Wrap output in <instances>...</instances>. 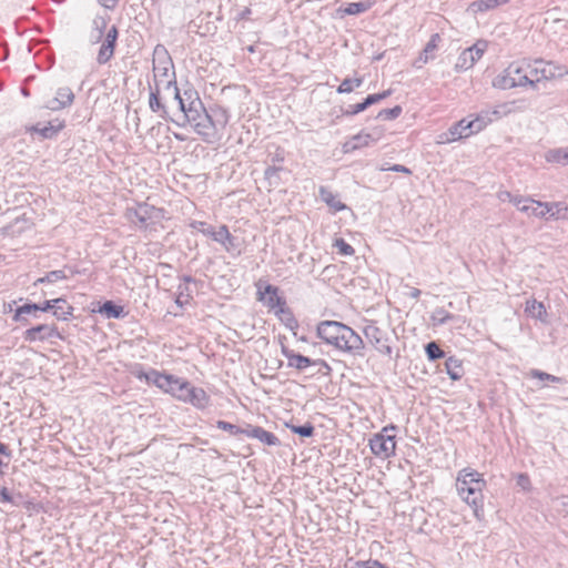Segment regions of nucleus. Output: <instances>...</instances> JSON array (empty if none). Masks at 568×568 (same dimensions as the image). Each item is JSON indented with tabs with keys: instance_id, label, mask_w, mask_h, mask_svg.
<instances>
[{
	"instance_id": "nucleus-57",
	"label": "nucleus",
	"mask_w": 568,
	"mask_h": 568,
	"mask_svg": "<svg viewBox=\"0 0 568 568\" xmlns=\"http://www.w3.org/2000/svg\"><path fill=\"white\" fill-rule=\"evenodd\" d=\"M382 171H393V172H400V173H405V174H412V171L405 166V165H402V164H394L389 168H382L381 169Z\"/></svg>"
},
{
	"instance_id": "nucleus-56",
	"label": "nucleus",
	"mask_w": 568,
	"mask_h": 568,
	"mask_svg": "<svg viewBox=\"0 0 568 568\" xmlns=\"http://www.w3.org/2000/svg\"><path fill=\"white\" fill-rule=\"evenodd\" d=\"M312 366H318L317 373L328 374L331 372V366L327 364L326 361L318 358L314 359V364Z\"/></svg>"
},
{
	"instance_id": "nucleus-39",
	"label": "nucleus",
	"mask_w": 568,
	"mask_h": 568,
	"mask_svg": "<svg viewBox=\"0 0 568 568\" xmlns=\"http://www.w3.org/2000/svg\"><path fill=\"white\" fill-rule=\"evenodd\" d=\"M363 84L362 78L344 79L337 88L338 93H351L355 88H359Z\"/></svg>"
},
{
	"instance_id": "nucleus-51",
	"label": "nucleus",
	"mask_w": 568,
	"mask_h": 568,
	"mask_svg": "<svg viewBox=\"0 0 568 568\" xmlns=\"http://www.w3.org/2000/svg\"><path fill=\"white\" fill-rule=\"evenodd\" d=\"M353 568H388L376 559L358 560L354 564Z\"/></svg>"
},
{
	"instance_id": "nucleus-37",
	"label": "nucleus",
	"mask_w": 568,
	"mask_h": 568,
	"mask_svg": "<svg viewBox=\"0 0 568 568\" xmlns=\"http://www.w3.org/2000/svg\"><path fill=\"white\" fill-rule=\"evenodd\" d=\"M67 278H68V276L63 270H55V271H51V272L47 273L44 276L36 280L33 285L37 286L38 284H43V283L52 284L58 281H62V280H67Z\"/></svg>"
},
{
	"instance_id": "nucleus-1",
	"label": "nucleus",
	"mask_w": 568,
	"mask_h": 568,
	"mask_svg": "<svg viewBox=\"0 0 568 568\" xmlns=\"http://www.w3.org/2000/svg\"><path fill=\"white\" fill-rule=\"evenodd\" d=\"M316 335L337 351L362 355L365 347L363 338L349 326L337 321H322L317 324Z\"/></svg>"
},
{
	"instance_id": "nucleus-19",
	"label": "nucleus",
	"mask_w": 568,
	"mask_h": 568,
	"mask_svg": "<svg viewBox=\"0 0 568 568\" xmlns=\"http://www.w3.org/2000/svg\"><path fill=\"white\" fill-rule=\"evenodd\" d=\"M245 436L250 438H256L261 443L267 446H277L280 445V439L276 435L271 432L265 430L260 426L246 425L245 427Z\"/></svg>"
},
{
	"instance_id": "nucleus-61",
	"label": "nucleus",
	"mask_w": 568,
	"mask_h": 568,
	"mask_svg": "<svg viewBox=\"0 0 568 568\" xmlns=\"http://www.w3.org/2000/svg\"><path fill=\"white\" fill-rule=\"evenodd\" d=\"M118 2L119 0H100V4L109 10H113L116 7Z\"/></svg>"
},
{
	"instance_id": "nucleus-18",
	"label": "nucleus",
	"mask_w": 568,
	"mask_h": 568,
	"mask_svg": "<svg viewBox=\"0 0 568 568\" xmlns=\"http://www.w3.org/2000/svg\"><path fill=\"white\" fill-rule=\"evenodd\" d=\"M282 354L287 359V366L300 372L305 371L314 364V359L295 353L293 349L282 346Z\"/></svg>"
},
{
	"instance_id": "nucleus-64",
	"label": "nucleus",
	"mask_w": 568,
	"mask_h": 568,
	"mask_svg": "<svg viewBox=\"0 0 568 568\" xmlns=\"http://www.w3.org/2000/svg\"><path fill=\"white\" fill-rule=\"evenodd\" d=\"M420 293H422L420 290L413 287L408 295L412 298H418L420 296Z\"/></svg>"
},
{
	"instance_id": "nucleus-23",
	"label": "nucleus",
	"mask_w": 568,
	"mask_h": 568,
	"mask_svg": "<svg viewBox=\"0 0 568 568\" xmlns=\"http://www.w3.org/2000/svg\"><path fill=\"white\" fill-rule=\"evenodd\" d=\"M108 20L104 17L97 16L92 20V30L89 36V41L91 44H98L104 38L105 32L108 30Z\"/></svg>"
},
{
	"instance_id": "nucleus-63",
	"label": "nucleus",
	"mask_w": 568,
	"mask_h": 568,
	"mask_svg": "<svg viewBox=\"0 0 568 568\" xmlns=\"http://www.w3.org/2000/svg\"><path fill=\"white\" fill-rule=\"evenodd\" d=\"M0 454L7 457H11V450L7 445L0 442Z\"/></svg>"
},
{
	"instance_id": "nucleus-27",
	"label": "nucleus",
	"mask_w": 568,
	"mask_h": 568,
	"mask_svg": "<svg viewBox=\"0 0 568 568\" xmlns=\"http://www.w3.org/2000/svg\"><path fill=\"white\" fill-rule=\"evenodd\" d=\"M320 197L323 202H325L331 209L334 211H343L346 209V205L337 199V195L334 194L328 187L320 186L318 189Z\"/></svg>"
},
{
	"instance_id": "nucleus-54",
	"label": "nucleus",
	"mask_w": 568,
	"mask_h": 568,
	"mask_svg": "<svg viewBox=\"0 0 568 568\" xmlns=\"http://www.w3.org/2000/svg\"><path fill=\"white\" fill-rule=\"evenodd\" d=\"M353 141L355 142L353 145V149L366 146L372 141L371 134H357L353 138Z\"/></svg>"
},
{
	"instance_id": "nucleus-17",
	"label": "nucleus",
	"mask_w": 568,
	"mask_h": 568,
	"mask_svg": "<svg viewBox=\"0 0 568 568\" xmlns=\"http://www.w3.org/2000/svg\"><path fill=\"white\" fill-rule=\"evenodd\" d=\"M74 94L69 87L59 88L53 99L45 103V108L58 111L73 103Z\"/></svg>"
},
{
	"instance_id": "nucleus-20",
	"label": "nucleus",
	"mask_w": 568,
	"mask_h": 568,
	"mask_svg": "<svg viewBox=\"0 0 568 568\" xmlns=\"http://www.w3.org/2000/svg\"><path fill=\"white\" fill-rule=\"evenodd\" d=\"M194 130L199 135L202 136L205 142H215L212 118L209 110H205V112L202 114L201 120L196 122Z\"/></svg>"
},
{
	"instance_id": "nucleus-28",
	"label": "nucleus",
	"mask_w": 568,
	"mask_h": 568,
	"mask_svg": "<svg viewBox=\"0 0 568 568\" xmlns=\"http://www.w3.org/2000/svg\"><path fill=\"white\" fill-rule=\"evenodd\" d=\"M149 106L152 112L160 113L163 119L168 118V111L165 105L160 100V87L156 84L154 89H151L149 97Z\"/></svg>"
},
{
	"instance_id": "nucleus-4",
	"label": "nucleus",
	"mask_w": 568,
	"mask_h": 568,
	"mask_svg": "<svg viewBox=\"0 0 568 568\" xmlns=\"http://www.w3.org/2000/svg\"><path fill=\"white\" fill-rule=\"evenodd\" d=\"M528 85L536 88L541 81L551 80L557 77H562L567 73L565 68L557 65L550 61L535 60L526 62Z\"/></svg>"
},
{
	"instance_id": "nucleus-24",
	"label": "nucleus",
	"mask_w": 568,
	"mask_h": 568,
	"mask_svg": "<svg viewBox=\"0 0 568 568\" xmlns=\"http://www.w3.org/2000/svg\"><path fill=\"white\" fill-rule=\"evenodd\" d=\"M213 241L223 245L226 252H234L236 248L235 237L229 232L226 225H221L214 234Z\"/></svg>"
},
{
	"instance_id": "nucleus-44",
	"label": "nucleus",
	"mask_w": 568,
	"mask_h": 568,
	"mask_svg": "<svg viewBox=\"0 0 568 568\" xmlns=\"http://www.w3.org/2000/svg\"><path fill=\"white\" fill-rule=\"evenodd\" d=\"M282 171V168L281 166H275V165H272V166H268L265 172H264V176H265V180L268 182L270 185H278L280 183V176H278V173Z\"/></svg>"
},
{
	"instance_id": "nucleus-10",
	"label": "nucleus",
	"mask_w": 568,
	"mask_h": 568,
	"mask_svg": "<svg viewBox=\"0 0 568 568\" xmlns=\"http://www.w3.org/2000/svg\"><path fill=\"white\" fill-rule=\"evenodd\" d=\"M487 48V41L478 40L471 47L465 49L457 59L455 70L465 71L470 69L483 57Z\"/></svg>"
},
{
	"instance_id": "nucleus-52",
	"label": "nucleus",
	"mask_w": 568,
	"mask_h": 568,
	"mask_svg": "<svg viewBox=\"0 0 568 568\" xmlns=\"http://www.w3.org/2000/svg\"><path fill=\"white\" fill-rule=\"evenodd\" d=\"M390 93H392L390 90H386L381 93L369 94L364 100H365L367 106H371V105L378 103L382 100L388 98L390 95Z\"/></svg>"
},
{
	"instance_id": "nucleus-42",
	"label": "nucleus",
	"mask_w": 568,
	"mask_h": 568,
	"mask_svg": "<svg viewBox=\"0 0 568 568\" xmlns=\"http://www.w3.org/2000/svg\"><path fill=\"white\" fill-rule=\"evenodd\" d=\"M425 352L429 361H436L445 356L444 351L435 342L428 343L425 346Z\"/></svg>"
},
{
	"instance_id": "nucleus-62",
	"label": "nucleus",
	"mask_w": 568,
	"mask_h": 568,
	"mask_svg": "<svg viewBox=\"0 0 568 568\" xmlns=\"http://www.w3.org/2000/svg\"><path fill=\"white\" fill-rule=\"evenodd\" d=\"M0 500L2 503H10L12 500V498H11L9 491L7 490V488H2L0 490Z\"/></svg>"
},
{
	"instance_id": "nucleus-41",
	"label": "nucleus",
	"mask_w": 568,
	"mask_h": 568,
	"mask_svg": "<svg viewBox=\"0 0 568 568\" xmlns=\"http://www.w3.org/2000/svg\"><path fill=\"white\" fill-rule=\"evenodd\" d=\"M190 227H192L193 230H195L197 232H201L202 234L211 237L212 240L214 239V234L216 233V231L213 229V226L209 225L207 223H205L203 221H192L190 223Z\"/></svg>"
},
{
	"instance_id": "nucleus-36",
	"label": "nucleus",
	"mask_w": 568,
	"mask_h": 568,
	"mask_svg": "<svg viewBox=\"0 0 568 568\" xmlns=\"http://www.w3.org/2000/svg\"><path fill=\"white\" fill-rule=\"evenodd\" d=\"M184 284H180L178 286V297L175 302L180 306L187 304L192 298L191 291L187 287V283L192 282V278L190 276H184Z\"/></svg>"
},
{
	"instance_id": "nucleus-38",
	"label": "nucleus",
	"mask_w": 568,
	"mask_h": 568,
	"mask_svg": "<svg viewBox=\"0 0 568 568\" xmlns=\"http://www.w3.org/2000/svg\"><path fill=\"white\" fill-rule=\"evenodd\" d=\"M38 312V304L34 303H27L20 307L17 308L14 314V320L17 322H23L24 324H28L27 318H24V314H34Z\"/></svg>"
},
{
	"instance_id": "nucleus-35",
	"label": "nucleus",
	"mask_w": 568,
	"mask_h": 568,
	"mask_svg": "<svg viewBox=\"0 0 568 568\" xmlns=\"http://www.w3.org/2000/svg\"><path fill=\"white\" fill-rule=\"evenodd\" d=\"M99 312L106 318H121L124 316V308L115 305L112 301H106L100 306Z\"/></svg>"
},
{
	"instance_id": "nucleus-13",
	"label": "nucleus",
	"mask_w": 568,
	"mask_h": 568,
	"mask_svg": "<svg viewBox=\"0 0 568 568\" xmlns=\"http://www.w3.org/2000/svg\"><path fill=\"white\" fill-rule=\"evenodd\" d=\"M145 378L149 383L155 385L156 387L161 388L166 393L172 394L173 396L176 395V390L179 386H181V383L185 382V379L175 377L173 375L160 373L155 369H152L149 373H146Z\"/></svg>"
},
{
	"instance_id": "nucleus-15",
	"label": "nucleus",
	"mask_w": 568,
	"mask_h": 568,
	"mask_svg": "<svg viewBox=\"0 0 568 568\" xmlns=\"http://www.w3.org/2000/svg\"><path fill=\"white\" fill-rule=\"evenodd\" d=\"M518 211L521 213L528 215V216H535L538 219H547L548 220V202H541L534 200L531 197H523V203L519 204Z\"/></svg>"
},
{
	"instance_id": "nucleus-25",
	"label": "nucleus",
	"mask_w": 568,
	"mask_h": 568,
	"mask_svg": "<svg viewBox=\"0 0 568 568\" xmlns=\"http://www.w3.org/2000/svg\"><path fill=\"white\" fill-rule=\"evenodd\" d=\"M525 312L528 316L534 320H538L542 323H547V311L544 303L538 302L536 300H528L526 302Z\"/></svg>"
},
{
	"instance_id": "nucleus-3",
	"label": "nucleus",
	"mask_w": 568,
	"mask_h": 568,
	"mask_svg": "<svg viewBox=\"0 0 568 568\" xmlns=\"http://www.w3.org/2000/svg\"><path fill=\"white\" fill-rule=\"evenodd\" d=\"M491 115L499 118L500 112L498 110H494L491 112ZM491 121L493 118L490 116L489 112H486L485 115L480 114L475 120L471 121L463 119L453 126H450L446 133L440 135V138L443 139L442 142H453L463 138H467L474 133L481 131L487 125V123Z\"/></svg>"
},
{
	"instance_id": "nucleus-45",
	"label": "nucleus",
	"mask_w": 568,
	"mask_h": 568,
	"mask_svg": "<svg viewBox=\"0 0 568 568\" xmlns=\"http://www.w3.org/2000/svg\"><path fill=\"white\" fill-rule=\"evenodd\" d=\"M216 427L219 429L229 432L231 435H234V436L240 435V434L245 435V427L242 428V427H240L237 425L231 424V423L225 422V420H217Z\"/></svg>"
},
{
	"instance_id": "nucleus-34",
	"label": "nucleus",
	"mask_w": 568,
	"mask_h": 568,
	"mask_svg": "<svg viewBox=\"0 0 568 568\" xmlns=\"http://www.w3.org/2000/svg\"><path fill=\"white\" fill-rule=\"evenodd\" d=\"M445 368L447 374L453 381H459L464 375V368L462 365V361L449 357L445 362Z\"/></svg>"
},
{
	"instance_id": "nucleus-32",
	"label": "nucleus",
	"mask_w": 568,
	"mask_h": 568,
	"mask_svg": "<svg viewBox=\"0 0 568 568\" xmlns=\"http://www.w3.org/2000/svg\"><path fill=\"white\" fill-rule=\"evenodd\" d=\"M64 126L63 122L57 121V122H49L48 124L41 125L38 123L36 126H33V131L38 132L41 136L45 139H51L60 130H62Z\"/></svg>"
},
{
	"instance_id": "nucleus-50",
	"label": "nucleus",
	"mask_w": 568,
	"mask_h": 568,
	"mask_svg": "<svg viewBox=\"0 0 568 568\" xmlns=\"http://www.w3.org/2000/svg\"><path fill=\"white\" fill-rule=\"evenodd\" d=\"M334 246L338 250L339 254L345 256H349L355 253L354 247L346 243L343 239H336Z\"/></svg>"
},
{
	"instance_id": "nucleus-22",
	"label": "nucleus",
	"mask_w": 568,
	"mask_h": 568,
	"mask_svg": "<svg viewBox=\"0 0 568 568\" xmlns=\"http://www.w3.org/2000/svg\"><path fill=\"white\" fill-rule=\"evenodd\" d=\"M173 68L172 61L169 57H164L163 60H153V77L155 85L160 87V83L163 82L164 79L170 77V71Z\"/></svg>"
},
{
	"instance_id": "nucleus-26",
	"label": "nucleus",
	"mask_w": 568,
	"mask_h": 568,
	"mask_svg": "<svg viewBox=\"0 0 568 568\" xmlns=\"http://www.w3.org/2000/svg\"><path fill=\"white\" fill-rule=\"evenodd\" d=\"M185 403H189L199 409H204L210 405V396L203 388L194 386Z\"/></svg>"
},
{
	"instance_id": "nucleus-30",
	"label": "nucleus",
	"mask_w": 568,
	"mask_h": 568,
	"mask_svg": "<svg viewBox=\"0 0 568 568\" xmlns=\"http://www.w3.org/2000/svg\"><path fill=\"white\" fill-rule=\"evenodd\" d=\"M545 159L548 163H556L560 165H568V146L550 149L546 152Z\"/></svg>"
},
{
	"instance_id": "nucleus-9",
	"label": "nucleus",
	"mask_w": 568,
	"mask_h": 568,
	"mask_svg": "<svg viewBox=\"0 0 568 568\" xmlns=\"http://www.w3.org/2000/svg\"><path fill=\"white\" fill-rule=\"evenodd\" d=\"M395 429V426L384 427L382 433L375 434L369 439V447L372 453L383 459H386L395 454L396 442L394 435H388V430Z\"/></svg>"
},
{
	"instance_id": "nucleus-2",
	"label": "nucleus",
	"mask_w": 568,
	"mask_h": 568,
	"mask_svg": "<svg viewBox=\"0 0 568 568\" xmlns=\"http://www.w3.org/2000/svg\"><path fill=\"white\" fill-rule=\"evenodd\" d=\"M486 481L483 475L473 469H462L456 479V488L460 498L474 509L477 519L483 516L484 496L483 489Z\"/></svg>"
},
{
	"instance_id": "nucleus-21",
	"label": "nucleus",
	"mask_w": 568,
	"mask_h": 568,
	"mask_svg": "<svg viewBox=\"0 0 568 568\" xmlns=\"http://www.w3.org/2000/svg\"><path fill=\"white\" fill-rule=\"evenodd\" d=\"M440 41V36L438 33H434L427 44L425 45L424 50L419 54V57L414 61V67L419 69L424 64H426L428 61L434 59V52L438 48V43Z\"/></svg>"
},
{
	"instance_id": "nucleus-7",
	"label": "nucleus",
	"mask_w": 568,
	"mask_h": 568,
	"mask_svg": "<svg viewBox=\"0 0 568 568\" xmlns=\"http://www.w3.org/2000/svg\"><path fill=\"white\" fill-rule=\"evenodd\" d=\"M256 286L258 295L257 300L263 301L271 310L278 307L276 313L281 312L287 315L286 326L291 329L296 328L298 326L297 321L294 318L292 312L288 308H285L286 302L283 297L278 296V287L266 284L263 288L261 283H257Z\"/></svg>"
},
{
	"instance_id": "nucleus-58",
	"label": "nucleus",
	"mask_w": 568,
	"mask_h": 568,
	"mask_svg": "<svg viewBox=\"0 0 568 568\" xmlns=\"http://www.w3.org/2000/svg\"><path fill=\"white\" fill-rule=\"evenodd\" d=\"M517 485L520 486L523 489H529L530 479H529L528 475L519 474L517 477Z\"/></svg>"
},
{
	"instance_id": "nucleus-33",
	"label": "nucleus",
	"mask_w": 568,
	"mask_h": 568,
	"mask_svg": "<svg viewBox=\"0 0 568 568\" xmlns=\"http://www.w3.org/2000/svg\"><path fill=\"white\" fill-rule=\"evenodd\" d=\"M548 219L568 220V204L565 202H548Z\"/></svg>"
},
{
	"instance_id": "nucleus-46",
	"label": "nucleus",
	"mask_w": 568,
	"mask_h": 568,
	"mask_svg": "<svg viewBox=\"0 0 568 568\" xmlns=\"http://www.w3.org/2000/svg\"><path fill=\"white\" fill-rule=\"evenodd\" d=\"M403 112V109L400 105H395L390 109H383L378 112L377 119L382 120H394L397 119Z\"/></svg>"
},
{
	"instance_id": "nucleus-14",
	"label": "nucleus",
	"mask_w": 568,
	"mask_h": 568,
	"mask_svg": "<svg viewBox=\"0 0 568 568\" xmlns=\"http://www.w3.org/2000/svg\"><path fill=\"white\" fill-rule=\"evenodd\" d=\"M186 99H191L187 103V108L183 112V116L186 121L195 128L196 122L201 120L202 114L205 112V108L194 90H185Z\"/></svg>"
},
{
	"instance_id": "nucleus-43",
	"label": "nucleus",
	"mask_w": 568,
	"mask_h": 568,
	"mask_svg": "<svg viewBox=\"0 0 568 568\" xmlns=\"http://www.w3.org/2000/svg\"><path fill=\"white\" fill-rule=\"evenodd\" d=\"M453 318H455V316L444 308H436L432 315V320L437 325L446 324L448 321Z\"/></svg>"
},
{
	"instance_id": "nucleus-60",
	"label": "nucleus",
	"mask_w": 568,
	"mask_h": 568,
	"mask_svg": "<svg viewBox=\"0 0 568 568\" xmlns=\"http://www.w3.org/2000/svg\"><path fill=\"white\" fill-rule=\"evenodd\" d=\"M52 306H54L53 300L44 301L42 304H38V312L39 311L47 312L49 310H52Z\"/></svg>"
},
{
	"instance_id": "nucleus-16",
	"label": "nucleus",
	"mask_w": 568,
	"mask_h": 568,
	"mask_svg": "<svg viewBox=\"0 0 568 568\" xmlns=\"http://www.w3.org/2000/svg\"><path fill=\"white\" fill-rule=\"evenodd\" d=\"M212 118L215 142L221 140L230 121V114L226 109L222 106H213L209 109Z\"/></svg>"
},
{
	"instance_id": "nucleus-11",
	"label": "nucleus",
	"mask_w": 568,
	"mask_h": 568,
	"mask_svg": "<svg viewBox=\"0 0 568 568\" xmlns=\"http://www.w3.org/2000/svg\"><path fill=\"white\" fill-rule=\"evenodd\" d=\"M23 338L29 343L50 342L51 344H54L55 339L62 338V335L55 325L40 324L28 328L23 333Z\"/></svg>"
},
{
	"instance_id": "nucleus-6",
	"label": "nucleus",
	"mask_w": 568,
	"mask_h": 568,
	"mask_svg": "<svg viewBox=\"0 0 568 568\" xmlns=\"http://www.w3.org/2000/svg\"><path fill=\"white\" fill-rule=\"evenodd\" d=\"M528 82L526 61H523L510 63L493 80V85L500 90H508L516 87H527Z\"/></svg>"
},
{
	"instance_id": "nucleus-48",
	"label": "nucleus",
	"mask_w": 568,
	"mask_h": 568,
	"mask_svg": "<svg viewBox=\"0 0 568 568\" xmlns=\"http://www.w3.org/2000/svg\"><path fill=\"white\" fill-rule=\"evenodd\" d=\"M368 9V6L364 2H351L346 6L344 9V12L346 14H359L362 12H365Z\"/></svg>"
},
{
	"instance_id": "nucleus-12",
	"label": "nucleus",
	"mask_w": 568,
	"mask_h": 568,
	"mask_svg": "<svg viewBox=\"0 0 568 568\" xmlns=\"http://www.w3.org/2000/svg\"><path fill=\"white\" fill-rule=\"evenodd\" d=\"M119 30L115 24L109 27L97 54L98 64H106L114 55Z\"/></svg>"
},
{
	"instance_id": "nucleus-49",
	"label": "nucleus",
	"mask_w": 568,
	"mask_h": 568,
	"mask_svg": "<svg viewBox=\"0 0 568 568\" xmlns=\"http://www.w3.org/2000/svg\"><path fill=\"white\" fill-rule=\"evenodd\" d=\"M193 387L194 386L187 381L181 383V386H179L174 397L185 403Z\"/></svg>"
},
{
	"instance_id": "nucleus-29",
	"label": "nucleus",
	"mask_w": 568,
	"mask_h": 568,
	"mask_svg": "<svg viewBox=\"0 0 568 568\" xmlns=\"http://www.w3.org/2000/svg\"><path fill=\"white\" fill-rule=\"evenodd\" d=\"M510 0H475L469 4V10L474 13L485 12L506 4Z\"/></svg>"
},
{
	"instance_id": "nucleus-47",
	"label": "nucleus",
	"mask_w": 568,
	"mask_h": 568,
	"mask_svg": "<svg viewBox=\"0 0 568 568\" xmlns=\"http://www.w3.org/2000/svg\"><path fill=\"white\" fill-rule=\"evenodd\" d=\"M292 433L297 434L302 437H311L314 434V426L311 423H306L301 426L290 425Z\"/></svg>"
},
{
	"instance_id": "nucleus-31",
	"label": "nucleus",
	"mask_w": 568,
	"mask_h": 568,
	"mask_svg": "<svg viewBox=\"0 0 568 568\" xmlns=\"http://www.w3.org/2000/svg\"><path fill=\"white\" fill-rule=\"evenodd\" d=\"M53 304L52 313L58 320L67 321L72 315L73 307L64 298H55Z\"/></svg>"
},
{
	"instance_id": "nucleus-40",
	"label": "nucleus",
	"mask_w": 568,
	"mask_h": 568,
	"mask_svg": "<svg viewBox=\"0 0 568 568\" xmlns=\"http://www.w3.org/2000/svg\"><path fill=\"white\" fill-rule=\"evenodd\" d=\"M174 87V99L179 102L180 111L183 113L184 110L187 108V103L191 101V99H186L185 92L183 95H181L179 88L176 87V82L174 80H168L166 81V88Z\"/></svg>"
},
{
	"instance_id": "nucleus-5",
	"label": "nucleus",
	"mask_w": 568,
	"mask_h": 568,
	"mask_svg": "<svg viewBox=\"0 0 568 568\" xmlns=\"http://www.w3.org/2000/svg\"><path fill=\"white\" fill-rule=\"evenodd\" d=\"M126 219L139 229H149L164 219V211L148 203H139L125 212Z\"/></svg>"
},
{
	"instance_id": "nucleus-55",
	"label": "nucleus",
	"mask_w": 568,
	"mask_h": 568,
	"mask_svg": "<svg viewBox=\"0 0 568 568\" xmlns=\"http://www.w3.org/2000/svg\"><path fill=\"white\" fill-rule=\"evenodd\" d=\"M367 108L368 106H367V104H366V102L364 100L361 103L348 105L347 110L345 111V114L346 115H355V114H358V113L365 111Z\"/></svg>"
},
{
	"instance_id": "nucleus-59",
	"label": "nucleus",
	"mask_w": 568,
	"mask_h": 568,
	"mask_svg": "<svg viewBox=\"0 0 568 568\" xmlns=\"http://www.w3.org/2000/svg\"><path fill=\"white\" fill-rule=\"evenodd\" d=\"M532 375L535 377H538L539 379H546V381H551V382H558L559 381L558 377H556L554 375H550V374H547V373H544V372H539V371H534Z\"/></svg>"
},
{
	"instance_id": "nucleus-8",
	"label": "nucleus",
	"mask_w": 568,
	"mask_h": 568,
	"mask_svg": "<svg viewBox=\"0 0 568 568\" xmlns=\"http://www.w3.org/2000/svg\"><path fill=\"white\" fill-rule=\"evenodd\" d=\"M363 333L369 344L382 355L392 356L393 348L390 346L389 333L382 329L375 322H369L363 329Z\"/></svg>"
},
{
	"instance_id": "nucleus-53",
	"label": "nucleus",
	"mask_w": 568,
	"mask_h": 568,
	"mask_svg": "<svg viewBox=\"0 0 568 568\" xmlns=\"http://www.w3.org/2000/svg\"><path fill=\"white\" fill-rule=\"evenodd\" d=\"M498 197L501 201H508V202L513 203L518 209L519 204L523 203V197L524 196H521V195H514V194H511L508 191H503V192H500L498 194Z\"/></svg>"
}]
</instances>
